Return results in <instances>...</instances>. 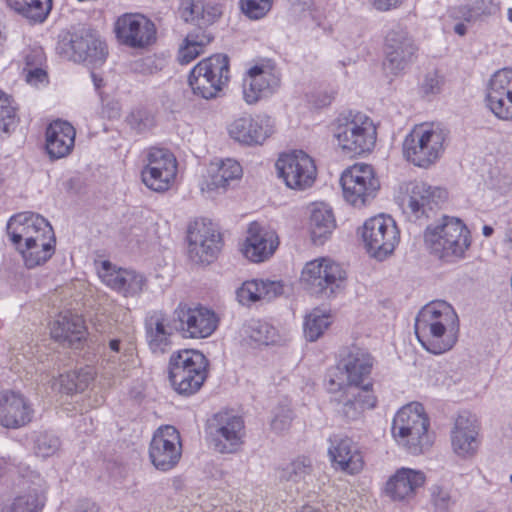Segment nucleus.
Segmentation results:
<instances>
[{"label":"nucleus","mask_w":512,"mask_h":512,"mask_svg":"<svg viewBox=\"0 0 512 512\" xmlns=\"http://www.w3.org/2000/svg\"><path fill=\"white\" fill-rule=\"evenodd\" d=\"M486 106L495 117L503 121L512 120V93L490 92L485 96Z\"/></svg>","instance_id":"nucleus-44"},{"label":"nucleus","mask_w":512,"mask_h":512,"mask_svg":"<svg viewBox=\"0 0 512 512\" xmlns=\"http://www.w3.org/2000/svg\"><path fill=\"white\" fill-rule=\"evenodd\" d=\"M426 248L447 264H456L467 258L472 245L471 232L462 219L443 215L424 231Z\"/></svg>","instance_id":"nucleus-2"},{"label":"nucleus","mask_w":512,"mask_h":512,"mask_svg":"<svg viewBox=\"0 0 512 512\" xmlns=\"http://www.w3.org/2000/svg\"><path fill=\"white\" fill-rule=\"evenodd\" d=\"M91 78H92L95 89L97 91H100V89L104 86L103 78L94 71L91 72Z\"/></svg>","instance_id":"nucleus-63"},{"label":"nucleus","mask_w":512,"mask_h":512,"mask_svg":"<svg viewBox=\"0 0 512 512\" xmlns=\"http://www.w3.org/2000/svg\"><path fill=\"white\" fill-rule=\"evenodd\" d=\"M109 362L118 365L125 370L135 361L133 348L129 345H122L119 339H111L109 341Z\"/></svg>","instance_id":"nucleus-48"},{"label":"nucleus","mask_w":512,"mask_h":512,"mask_svg":"<svg viewBox=\"0 0 512 512\" xmlns=\"http://www.w3.org/2000/svg\"><path fill=\"white\" fill-rule=\"evenodd\" d=\"M346 277L339 263L321 257L305 264L300 281L310 294L329 298L344 288Z\"/></svg>","instance_id":"nucleus-8"},{"label":"nucleus","mask_w":512,"mask_h":512,"mask_svg":"<svg viewBox=\"0 0 512 512\" xmlns=\"http://www.w3.org/2000/svg\"><path fill=\"white\" fill-rule=\"evenodd\" d=\"M50 333L55 341L72 347L85 337L84 320L75 314L60 313L53 321Z\"/></svg>","instance_id":"nucleus-35"},{"label":"nucleus","mask_w":512,"mask_h":512,"mask_svg":"<svg viewBox=\"0 0 512 512\" xmlns=\"http://www.w3.org/2000/svg\"><path fill=\"white\" fill-rule=\"evenodd\" d=\"M278 244V236L273 230L253 222L249 225L242 252L250 261L259 263L270 258Z\"/></svg>","instance_id":"nucleus-30"},{"label":"nucleus","mask_w":512,"mask_h":512,"mask_svg":"<svg viewBox=\"0 0 512 512\" xmlns=\"http://www.w3.org/2000/svg\"><path fill=\"white\" fill-rule=\"evenodd\" d=\"M188 256L194 263H211L221 249V235L204 221H196L188 229Z\"/></svg>","instance_id":"nucleus-21"},{"label":"nucleus","mask_w":512,"mask_h":512,"mask_svg":"<svg viewBox=\"0 0 512 512\" xmlns=\"http://www.w3.org/2000/svg\"><path fill=\"white\" fill-rule=\"evenodd\" d=\"M231 138L246 144H262L273 133V124L270 117L265 115L242 116L235 119L228 128Z\"/></svg>","instance_id":"nucleus-26"},{"label":"nucleus","mask_w":512,"mask_h":512,"mask_svg":"<svg viewBox=\"0 0 512 512\" xmlns=\"http://www.w3.org/2000/svg\"><path fill=\"white\" fill-rule=\"evenodd\" d=\"M207 367L206 357L197 350L184 349L173 352L168 366L171 386L180 395L195 394L207 378Z\"/></svg>","instance_id":"nucleus-7"},{"label":"nucleus","mask_w":512,"mask_h":512,"mask_svg":"<svg viewBox=\"0 0 512 512\" xmlns=\"http://www.w3.org/2000/svg\"><path fill=\"white\" fill-rule=\"evenodd\" d=\"M7 6L33 23H42L52 9V0H6Z\"/></svg>","instance_id":"nucleus-42"},{"label":"nucleus","mask_w":512,"mask_h":512,"mask_svg":"<svg viewBox=\"0 0 512 512\" xmlns=\"http://www.w3.org/2000/svg\"><path fill=\"white\" fill-rule=\"evenodd\" d=\"M177 174V160L173 153L165 148H151L147 154V163L141 171L143 183L155 192H165L173 185Z\"/></svg>","instance_id":"nucleus-15"},{"label":"nucleus","mask_w":512,"mask_h":512,"mask_svg":"<svg viewBox=\"0 0 512 512\" xmlns=\"http://www.w3.org/2000/svg\"><path fill=\"white\" fill-rule=\"evenodd\" d=\"M333 98L334 96L332 94L324 92L320 94L316 100H314V105L319 108L325 107L332 102Z\"/></svg>","instance_id":"nucleus-61"},{"label":"nucleus","mask_w":512,"mask_h":512,"mask_svg":"<svg viewBox=\"0 0 512 512\" xmlns=\"http://www.w3.org/2000/svg\"><path fill=\"white\" fill-rule=\"evenodd\" d=\"M283 286L277 281L251 280L246 281L237 290V298L242 304L259 300L270 301L282 294Z\"/></svg>","instance_id":"nucleus-41"},{"label":"nucleus","mask_w":512,"mask_h":512,"mask_svg":"<svg viewBox=\"0 0 512 512\" xmlns=\"http://www.w3.org/2000/svg\"><path fill=\"white\" fill-rule=\"evenodd\" d=\"M335 219L331 208L324 203H315L311 207L309 229L312 241L321 245L335 229Z\"/></svg>","instance_id":"nucleus-40"},{"label":"nucleus","mask_w":512,"mask_h":512,"mask_svg":"<svg viewBox=\"0 0 512 512\" xmlns=\"http://www.w3.org/2000/svg\"><path fill=\"white\" fill-rule=\"evenodd\" d=\"M479 430L474 415L468 412L459 414L450 432L452 451L463 459L473 457L480 446Z\"/></svg>","instance_id":"nucleus-23"},{"label":"nucleus","mask_w":512,"mask_h":512,"mask_svg":"<svg viewBox=\"0 0 512 512\" xmlns=\"http://www.w3.org/2000/svg\"><path fill=\"white\" fill-rule=\"evenodd\" d=\"M43 60V53L40 49L31 50L29 53L25 55V63L26 68L30 69L33 67H36L37 65H40Z\"/></svg>","instance_id":"nucleus-59"},{"label":"nucleus","mask_w":512,"mask_h":512,"mask_svg":"<svg viewBox=\"0 0 512 512\" xmlns=\"http://www.w3.org/2000/svg\"><path fill=\"white\" fill-rule=\"evenodd\" d=\"M40 225H43L42 238H28V242L18 249L29 269L44 264L55 252L56 240L52 226L42 221Z\"/></svg>","instance_id":"nucleus-32"},{"label":"nucleus","mask_w":512,"mask_h":512,"mask_svg":"<svg viewBox=\"0 0 512 512\" xmlns=\"http://www.w3.org/2000/svg\"><path fill=\"white\" fill-rule=\"evenodd\" d=\"M146 334L153 353L163 354L171 345L172 329L162 313L154 312L147 318Z\"/></svg>","instance_id":"nucleus-39"},{"label":"nucleus","mask_w":512,"mask_h":512,"mask_svg":"<svg viewBox=\"0 0 512 512\" xmlns=\"http://www.w3.org/2000/svg\"><path fill=\"white\" fill-rule=\"evenodd\" d=\"M179 12L185 22H195L199 27L212 24L222 14L220 6L195 0H182ZM211 41V34L201 28L188 33L179 47L178 61L180 64H189L203 54L204 48Z\"/></svg>","instance_id":"nucleus-4"},{"label":"nucleus","mask_w":512,"mask_h":512,"mask_svg":"<svg viewBox=\"0 0 512 512\" xmlns=\"http://www.w3.org/2000/svg\"><path fill=\"white\" fill-rule=\"evenodd\" d=\"M312 460L305 456H299L277 469V477L280 483L299 491L307 483L312 475Z\"/></svg>","instance_id":"nucleus-38"},{"label":"nucleus","mask_w":512,"mask_h":512,"mask_svg":"<svg viewBox=\"0 0 512 512\" xmlns=\"http://www.w3.org/2000/svg\"><path fill=\"white\" fill-rule=\"evenodd\" d=\"M40 221L49 223L44 217L33 212H21L13 215L7 223V235L11 243L18 250L32 238L33 229L42 231Z\"/></svg>","instance_id":"nucleus-36"},{"label":"nucleus","mask_w":512,"mask_h":512,"mask_svg":"<svg viewBox=\"0 0 512 512\" xmlns=\"http://www.w3.org/2000/svg\"><path fill=\"white\" fill-rule=\"evenodd\" d=\"M273 0H240L243 13L250 19H260L271 9Z\"/></svg>","instance_id":"nucleus-52"},{"label":"nucleus","mask_w":512,"mask_h":512,"mask_svg":"<svg viewBox=\"0 0 512 512\" xmlns=\"http://www.w3.org/2000/svg\"><path fill=\"white\" fill-rule=\"evenodd\" d=\"M431 495L435 507L440 511H446L454 504L450 492L441 486H433Z\"/></svg>","instance_id":"nucleus-55"},{"label":"nucleus","mask_w":512,"mask_h":512,"mask_svg":"<svg viewBox=\"0 0 512 512\" xmlns=\"http://www.w3.org/2000/svg\"><path fill=\"white\" fill-rule=\"evenodd\" d=\"M367 252L374 258L383 260L390 255L400 240L395 221L384 215L366 220L361 231Z\"/></svg>","instance_id":"nucleus-11"},{"label":"nucleus","mask_w":512,"mask_h":512,"mask_svg":"<svg viewBox=\"0 0 512 512\" xmlns=\"http://www.w3.org/2000/svg\"><path fill=\"white\" fill-rule=\"evenodd\" d=\"M61 447V441L57 435L52 432H39L34 438V453L41 458L54 456Z\"/></svg>","instance_id":"nucleus-45"},{"label":"nucleus","mask_w":512,"mask_h":512,"mask_svg":"<svg viewBox=\"0 0 512 512\" xmlns=\"http://www.w3.org/2000/svg\"><path fill=\"white\" fill-rule=\"evenodd\" d=\"M244 333L252 341L269 345L275 342L276 331L266 322L252 320L244 327Z\"/></svg>","instance_id":"nucleus-46"},{"label":"nucleus","mask_w":512,"mask_h":512,"mask_svg":"<svg viewBox=\"0 0 512 512\" xmlns=\"http://www.w3.org/2000/svg\"><path fill=\"white\" fill-rule=\"evenodd\" d=\"M74 512H98V507L90 500H82L79 502Z\"/></svg>","instance_id":"nucleus-60"},{"label":"nucleus","mask_w":512,"mask_h":512,"mask_svg":"<svg viewBox=\"0 0 512 512\" xmlns=\"http://www.w3.org/2000/svg\"><path fill=\"white\" fill-rule=\"evenodd\" d=\"M446 138V131L439 125H416L403 141V155L415 166L429 168L443 155Z\"/></svg>","instance_id":"nucleus-6"},{"label":"nucleus","mask_w":512,"mask_h":512,"mask_svg":"<svg viewBox=\"0 0 512 512\" xmlns=\"http://www.w3.org/2000/svg\"><path fill=\"white\" fill-rule=\"evenodd\" d=\"M418 47L406 27L393 26L385 36V68L393 75L402 73L416 58Z\"/></svg>","instance_id":"nucleus-18"},{"label":"nucleus","mask_w":512,"mask_h":512,"mask_svg":"<svg viewBox=\"0 0 512 512\" xmlns=\"http://www.w3.org/2000/svg\"><path fill=\"white\" fill-rule=\"evenodd\" d=\"M69 45L72 51L70 58L74 62H86L94 67L102 65L108 54L106 44L87 29L73 34Z\"/></svg>","instance_id":"nucleus-28"},{"label":"nucleus","mask_w":512,"mask_h":512,"mask_svg":"<svg viewBox=\"0 0 512 512\" xmlns=\"http://www.w3.org/2000/svg\"><path fill=\"white\" fill-rule=\"evenodd\" d=\"M292 418V411L287 405L279 406L274 412L271 427L276 432H282L290 426Z\"/></svg>","instance_id":"nucleus-54"},{"label":"nucleus","mask_w":512,"mask_h":512,"mask_svg":"<svg viewBox=\"0 0 512 512\" xmlns=\"http://www.w3.org/2000/svg\"><path fill=\"white\" fill-rule=\"evenodd\" d=\"M340 183L345 200L355 207L365 206L372 201L380 188L373 167L363 163L346 169Z\"/></svg>","instance_id":"nucleus-13"},{"label":"nucleus","mask_w":512,"mask_h":512,"mask_svg":"<svg viewBox=\"0 0 512 512\" xmlns=\"http://www.w3.org/2000/svg\"><path fill=\"white\" fill-rule=\"evenodd\" d=\"M444 84V78L437 71H429L425 74L420 90L425 96L439 94Z\"/></svg>","instance_id":"nucleus-53"},{"label":"nucleus","mask_w":512,"mask_h":512,"mask_svg":"<svg viewBox=\"0 0 512 512\" xmlns=\"http://www.w3.org/2000/svg\"><path fill=\"white\" fill-rule=\"evenodd\" d=\"M459 318L451 304L436 300L426 304L415 319V334L428 352L442 354L457 342Z\"/></svg>","instance_id":"nucleus-1"},{"label":"nucleus","mask_w":512,"mask_h":512,"mask_svg":"<svg viewBox=\"0 0 512 512\" xmlns=\"http://www.w3.org/2000/svg\"><path fill=\"white\" fill-rule=\"evenodd\" d=\"M102 282L124 296L140 294L146 284L145 278L132 270L117 268L109 261H103L98 268Z\"/></svg>","instance_id":"nucleus-29"},{"label":"nucleus","mask_w":512,"mask_h":512,"mask_svg":"<svg viewBox=\"0 0 512 512\" xmlns=\"http://www.w3.org/2000/svg\"><path fill=\"white\" fill-rule=\"evenodd\" d=\"M47 484L34 470L26 469L18 483L11 503L3 505L4 512H42L46 504Z\"/></svg>","instance_id":"nucleus-19"},{"label":"nucleus","mask_w":512,"mask_h":512,"mask_svg":"<svg viewBox=\"0 0 512 512\" xmlns=\"http://www.w3.org/2000/svg\"><path fill=\"white\" fill-rule=\"evenodd\" d=\"M425 479L422 471L402 467L390 476L384 491L393 501H408L424 485Z\"/></svg>","instance_id":"nucleus-31"},{"label":"nucleus","mask_w":512,"mask_h":512,"mask_svg":"<svg viewBox=\"0 0 512 512\" xmlns=\"http://www.w3.org/2000/svg\"><path fill=\"white\" fill-rule=\"evenodd\" d=\"M504 244L509 250H512V226L505 233Z\"/></svg>","instance_id":"nucleus-64"},{"label":"nucleus","mask_w":512,"mask_h":512,"mask_svg":"<svg viewBox=\"0 0 512 512\" xmlns=\"http://www.w3.org/2000/svg\"><path fill=\"white\" fill-rule=\"evenodd\" d=\"M333 132L338 147L350 157L370 152L376 143V126L361 112L340 114L334 122Z\"/></svg>","instance_id":"nucleus-5"},{"label":"nucleus","mask_w":512,"mask_h":512,"mask_svg":"<svg viewBox=\"0 0 512 512\" xmlns=\"http://www.w3.org/2000/svg\"><path fill=\"white\" fill-rule=\"evenodd\" d=\"M207 440L221 454H234L241 450L245 439V424L242 417L221 411L207 422Z\"/></svg>","instance_id":"nucleus-10"},{"label":"nucleus","mask_w":512,"mask_h":512,"mask_svg":"<svg viewBox=\"0 0 512 512\" xmlns=\"http://www.w3.org/2000/svg\"><path fill=\"white\" fill-rule=\"evenodd\" d=\"M182 454L179 432L173 426H163L154 433L149 446V457L154 467L166 472L174 468Z\"/></svg>","instance_id":"nucleus-20"},{"label":"nucleus","mask_w":512,"mask_h":512,"mask_svg":"<svg viewBox=\"0 0 512 512\" xmlns=\"http://www.w3.org/2000/svg\"><path fill=\"white\" fill-rule=\"evenodd\" d=\"M46 79L47 73L43 69L39 67L27 69L26 81L29 84L38 85L39 83L45 82Z\"/></svg>","instance_id":"nucleus-57"},{"label":"nucleus","mask_w":512,"mask_h":512,"mask_svg":"<svg viewBox=\"0 0 512 512\" xmlns=\"http://www.w3.org/2000/svg\"><path fill=\"white\" fill-rule=\"evenodd\" d=\"M175 314L184 335L194 339L209 337L216 330L219 322L216 313L203 306L191 308L179 305Z\"/></svg>","instance_id":"nucleus-22"},{"label":"nucleus","mask_w":512,"mask_h":512,"mask_svg":"<svg viewBox=\"0 0 512 512\" xmlns=\"http://www.w3.org/2000/svg\"><path fill=\"white\" fill-rule=\"evenodd\" d=\"M75 128L68 122L56 120L46 129V151L50 159L57 160L67 157L75 145Z\"/></svg>","instance_id":"nucleus-33"},{"label":"nucleus","mask_w":512,"mask_h":512,"mask_svg":"<svg viewBox=\"0 0 512 512\" xmlns=\"http://www.w3.org/2000/svg\"><path fill=\"white\" fill-rule=\"evenodd\" d=\"M330 325L329 317L314 310L304 321V335L307 340L316 341Z\"/></svg>","instance_id":"nucleus-47"},{"label":"nucleus","mask_w":512,"mask_h":512,"mask_svg":"<svg viewBox=\"0 0 512 512\" xmlns=\"http://www.w3.org/2000/svg\"><path fill=\"white\" fill-rule=\"evenodd\" d=\"M374 359L366 350L352 347L342 358L337 368L335 379H343L344 385L362 387L371 383L370 375ZM332 377V375L330 376Z\"/></svg>","instance_id":"nucleus-24"},{"label":"nucleus","mask_w":512,"mask_h":512,"mask_svg":"<svg viewBox=\"0 0 512 512\" xmlns=\"http://www.w3.org/2000/svg\"><path fill=\"white\" fill-rule=\"evenodd\" d=\"M312 0H292L291 13L295 17H305L311 14Z\"/></svg>","instance_id":"nucleus-56"},{"label":"nucleus","mask_w":512,"mask_h":512,"mask_svg":"<svg viewBox=\"0 0 512 512\" xmlns=\"http://www.w3.org/2000/svg\"><path fill=\"white\" fill-rule=\"evenodd\" d=\"M464 9V20L472 22L482 15H490L494 13L496 6L491 0H470Z\"/></svg>","instance_id":"nucleus-51"},{"label":"nucleus","mask_w":512,"mask_h":512,"mask_svg":"<svg viewBox=\"0 0 512 512\" xmlns=\"http://www.w3.org/2000/svg\"><path fill=\"white\" fill-rule=\"evenodd\" d=\"M281 75L274 62L261 60L252 65L242 80L243 100L253 105L273 95L280 87Z\"/></svg>","instance_id":"nucleus-12"},{"label":"nucleus","mask_w":512,"mask_h":512,"mask_svg":"<svg viewBox=\"0 0 512 512\" xmlns=\"http://www.w3.org/2000/svg\"><path fill=\"white\" fill-rule=\"evenodd\" d=\"M242 176V167L234 159H225L211 168L210 176L201 184V190L224 192Z\"/></svg>","instance_id":"nucleus-37"},{"label":"nucleus","mask_w":512,"mask_h":512,"mask_svg":"<svg viewBox=\"0 0 512 512\" xmlns=\"http://www.w3.org/2000/svg\"><path fill=\"white\" fill-rule=\"evenodd\" d=\"M444 189L433 187L425 182H413L403 198V211L414 221L430 219L446 200Z\"/></svg>","instance_id":"nucleus-17"},{"label":"nucleus","mask_w":512,"mask_h":512,"mask_svg":"<svg viewBox=\"0 0 512 512\" xmlns=\"http://www.w3.org/2000/svg\"><path fill=\"white\" fill-rule=\"evenodd\" d=\"M327 389L330 393L337 394L335 400L341 406L339 411L350 420L357 419L366 409H372L376 405L372 383L362 387L344 385L343 379L330 377Z\"/></svg>","instance_id":"nucleus-16"},{"label":"nucleus","mask_w":512,"mask_h":512,"mask_svg":"<svg viewBox=\"0 0 512 512\" xmlns=\"http://www.w3.org/2000/svg\"><path fill=\"white\" fill-rule=\"evenodd\" d=\"M495 186L501 193H507L512 186V178L505 175L503 176V181L496 183Z\"/></svg>","instance_id":"nucleus-62"},{"label":"nucleus","mask_w":512,"mask_h":512,"mask_svg":"<svg viewBox=\"0 0 512 512\" xmlns=\"http://www.w3.org/2000/svg\"><path fill=\"white\" fill-rule=\"evenodd\" d=\"M32 409L19 393L0 394V424L6 428H19L30 422Z\"/></svg>","instance_id":"nucleus-34"},{"label":"nucleus","mask_w":512,"mask_h":512,"mask_svg":"<svg viewBox=\"0 0 512 512\" xmlns=\"http://www.w3.org/2000/svg\"><path fill=\"white\" fill-rule=\"evenodd\" d=\"M429 418L420 403L402 407L394 416L391 433L396 443L411 455H420L433 444Z\"/></svg>","instance_id":"nucleus-3"},{"label":"nucleus","mask_w":512,"mask_h":512,"mask_svg":"<svg viewBox=\"0 0 512 512\" xmlns=\"http://www.w3.org/2000/svg\"><path fill=\"white\" fill-rule=\"evenodd\" d=\"M374 8L378 11H389L398 8L404 0H371Z\"/></svg>","instance_id":"nucleus-58"},{"label":"nucleus","mask_w":512,"mask_h":512,"mask_svg":"<svg viewBox=\"0 0 512 512\" xmlns=\"http://www.w3.org/2000/svg\"><path fill=\"white\" fill-rule=\"evenodd\" d=\"M275 169L288 188L298 191L311 187L317 175L314 160L302 150L281 154Z\"/></svg>","instance_id":"nucleus-14"},{"label":"nucleus","mask_w":512,"mask_h":512,"mask_svg":"<svg viewBox=\"0 0 512 512\" xmlns=\"http://www.w3.org/2000/svg\"><path fill=\"white\" fill-rule=\"evenodd\" d=\"M16 126V110L11 99L0 91V133H9Z\"/></svg>","instance_id":"nucleus-50"},{"label":"nucleus","mask_w":512,"mask_h":512,"mask_svg":"<svg viewBox=\"0 0 512 512\" xmlns=\"http://www.w3.org/2000/svg\"><path fill=\"white\" fill-rule=\"evenodd\" d=\"M328 455L334 467L348 474L359 473L364 466L358 445L349 437L333 435L329 438Z\"/></svg>","instance_id":"nucleus-27"},{"label":"nucleus","mask_w":512,"mask_h":512,"mask_svg":"<svg viewBox=\"0 0 512 512\" xmlns=\"http://www.w3.org/2000/svg\"><path fill=\"white\" fill-rule=\"evenodd\" d=\"M229 59L216 54L200 61L191 70L189 85L193 93L203 99L215 98L229 81Z\"/></svg>","instance_id":"nucleus-9"},{"label":"nucleus","mask_w":512,"mask_h":512,"mask_svg":"<svg viewBox=\"0 0 512 512\" xmlns=\"http://www.w3.org/2000/svg\"><path fill=\"white\" fill-rule=\"evenodd\" d=\"M118 40L130 47L149 45L155 37L154 24L142 14H124L115 23Z\"/></svg>","instance_id":"nucleus-25"},{"label":"nucleus","mask_w":512,"mask_h":512,"mask_svg":"<svg viewBox=\"0 0 512 512\" xmlns=\"http://www.w3.org/2000/svg\"><path fill=\"white\" fill-rule=\"evenodd\" d=\"M490 92L500 93H512V68H502L497 70L489 79L486 94Z\"/></svg>","instance_id":"nucleus-49"},{"label":"nucleus","mask_w":512,"mask_h":512,"mask_svg":"<svg viewBox=\"0 0 512 512\" xmlns=\"http://www.w3.org/2000/svg\"><path fill=\"white\" fill-rule=\"evenodd\" d=\"M94 380V371L90 367L82 368L78 371L67 372L60 375L54 385L66 394L84 391Z\"/></svg>","instance_id":"nucleus-43"}]
</instances>
